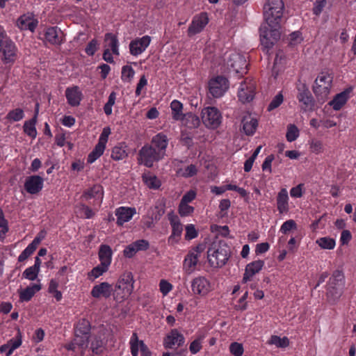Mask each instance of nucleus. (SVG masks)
I'll use <instances>...</instances> for the list:
<instances>
[{
    "mask_svg": "<svg viewBox=\"0 0 356 356\" xmlns=\"http://www.w3.org/2000/svg\"><path fill=\"white\" fill-rule=\"evenodd\" d=\"M39 104H36L35 115L32 119L29 121H26L24 124L23 128L24 131L31 138H34L36 137L37 131L35 129L36 119L38 114Z\"/></svg>",
    "mask_w": 356,
    "mask_h": 356,
    "instance_id": "27",
    "label": "nucleus"
},
{
    "mask_svg": "<svg viewBox=\"0 0 356 356\" xmlns=\"http://www.w3.org/2000/svg\"><path fill=\"white\" fill-rule=\"evenodd\" d=\"M43 179L39 175L28 177L24 183V188L30 194L38 193L43 187Z\"/></svg>",
    "mask_w": 356,
    "mask_h": 356,
    "instance_id": "11",
    "label": "nucleus"
},
{
    "mask_svg": "<svg viewBox=\"0 0 356 356\" xmlns=\"http://www.w3.org/2000/svg\"><path fill=\"white\" fill-rule=\"evenodd\" d=\"M102 186L99 185H95L89 190L84 192L83 197L88 199L95 197L99 193L102 194Z\"/></svg>",
    "mask_w": 356,
    "mask_h": 356,
    "instance_id": "45",
    "label": "nucleus"
},
{
    "mask_svg": "<svg viewBox=\"0 0 356 356\" xmlns=\"http://www.w3.org/2000/svg\"><path fill=\"white\" fill-rule=\"evenodd\" d=\"M38 20L33 19L31 15H24L21 16L17 22V26L22 30H29L33 32L38 25Z\"/></svg>",
    "mask_w": 356,
    "mask_h": 356,
    "instance_id": "25",
    "label": "nucleus"
},
{
    "mask_svg": "<svg viewBox=\"0 0 356 356\" xmlns=\"http://www.w3.org/2000/svg\"><path fill=\"white\" fill-rule=\"evenodd\" d=\"M105 42H108V46L111 47L113 53L115 55L119 54L118 40L117 36L113 33H108L105 35Z\"/></svg>",
    "mask_w": 356,
    "mask_h": 356,
    "instance_id": "35",
    "label": "nucleus"
},
{
    "mask_svg": "<svg viewBox=\"0 0 356 356\" xmlns=\"http://www.w3.org/2000/svg\"><path fill=\"white\" fill-rule=\"evenodd\" d=\"M38 270L34 268L33 266H31L26 268L23 273V277L29 280H35L38 275Z\"/></svg>",
    "mask_w": 356,
    "mask_h": 356,
    "instance_id": "53",
    "label": "nucleus"
},
{
    "mask_svg": "<svg viewBox=\"0 0 356 356\" xmlns=\"http://www.w3.org/2000/svg\"><path fill=\"white\" fill-rule=\"evenodd\" d=\"M208 22L209 18L206 13H202L198 17H195L191 24L188 27V35L192 36L200 33L207 24Z\"/></svg>",
    "mask_w": 356,
    "mask_h": 356,
    "instance_id": "12",
    "label": "nucleus"
},
{
    "mask_svg": "<svg viewBox=\"0 0 356 356\" xmlns=\"http://www.w3.org/2000/svg\"><path fill=\"white\" fill-rule=\"evenodd\" d=\"M168 220L172 226V234L169 237L168 241L174 240L176 237H179L181 234L183 227L177 216L175 215L172 211L168 214Z\"/></svg>",
    "mask_w": 356,
    "mask_h": 356,
    "instance_id": "21",
    "label": "nucleus"
},
{
    "mask_svg": "<svg viewBox=\"0 0 356 356\" xmlns=\"http://www.w3.org/2000/svg\"><path fill=\"white\" fill-rule=\"evenodd\" d=\"M230 248L223 241L213 242L207 251V259L211 266L222 267L229 259Z\"/></svg>",
    "mask_w": 356,
    "mask_h": 356,
    "instance_id": "2",
    "label": "nucleus"
},
{
    "mask_svg": "<svg viewBox=\"0 0 356 356\" xmlns=\"http://www.w3.org/2000/svg\"><path fill=\"white\" fill-rule=\"evenodd\" d=\"M184 343V337L177 329L172 330L164 339V346L166 348H172L175 345L181 346Z\"/></svg>",
    "mask_w": 356,
    "mask_h": 356,
    "instance_id": "15",
    "label": "nucleus"
},
{
    "mask_svg": "<svg viewBox=\"0 0 356 356\" xmlns=\"http://www.w3.org/2000/svg\"><path fill=\"white\" fill-rule=\"evenodd\" d=\"M8 343L10 344V348L6 353V356H10L14 350L17 348L22 344V337L20 332H18V336L16 339H10Z\"/></svg>",
    "mask_w": 356,
    "mask_h": 356,
    "instance_id": "47",
    "label": "nucleus"
},
{
    "mask_svg": "<svg viewBox=\"0 0 356 356\" xmlns=\"http://www.w3.org/2000/svg\"><path fill=\"white\" fill-rule=\"evenodd\" d=\"M229 81L227 78L219 76L209 82V91L213 97H221L228 89Z\"/></svg>",
    "mask_w": 356,
    "mask_h": 356,
    "instance_id": "10",
    "label": "nucleus"
},
{
    "mask_svg": "<svg viewBox=\"0 0 356 356\" xmlns=\"http://www.w3.org/2000/svg\"><path fill=\"white\" fill-rule=\"evenodd\" d=\"M136 252L137 250L133 243L127 246L123 251L124 256L127 258H131Z\"/></svg>",
    "mask_w": 356,
    "mask_h": 356,
    "instance_id": "62",
    "label": "nucleus"
},
{
    "mask_svg": "<svg viewBox=\"0 0 356 356\" xmlns=\"http://www.w3.org/2000/svg\"><path fill=\"white\" fill-rule=\"evenodd\" d=\"M344 286V277L341 271H334L332 277L326 286V298L327 302L331 305H334L343 294Z\"/></svg>",
    "mask_w": 356,
    "mask_h": 356,
    "instance_id": "4",
    "label": "nucleus"
},
{
    "mask_svg": "<svg viewBox=\"0 0 356 356\" xmlns=\"http://www.w3.org/2000/svg\"><path fill=\"white\" fill-rule=\"evenodd\" d=\"M65 96L68 104L72 106H77L80 104L82 93L78 86L67 88L65 90Z\"/></svg>",
    "mask_w": 356,
    "mask_h": 356,
    "instance_id": "23",
    "label": "nucleus"
},
{
    "mask_svg": "<svg viewBox=\"0 0 356 356\" xmlns=\"http://www.w3.org/2000/svg\"><path fill=\"white\" fill-rule=\"evenodd\" d=\"M327 0H316L312 9L313 13L316 16H319L325 6Z\"/></svg>",
    "mask_w": 356,
    "mask_h": 356,
    "instance_id": "54",
    "label": "nucleus"
},
{
    "mask_svg": "<svg viewBox=\"0 0 356 356\" xmlns=\"http://www.w3.org/2000/svg\"><path fill=\"white\" fill-rule=\"evenodd\" d=\"M232 59L234 63L231 64V67L236 73L241 74L246 73L247 63L245 58L241 55H234Z\"/></svg>",
    "mask_w": 356,
    "mask_h": 356,
    "instance_id": "29",
    "label": "nucleus"
},
{
    "mask_svg": "<svg viewBox=\"0 0 356 356\" xmlns=\"http://www.w3.org/2000/svg\"><path fill=\"white\" fill-rule=\"evenodd\" d=\"M135 74L133 68L129 65H124L122 69V79L130 82Z\"/></svg>",
    "mask_w": 356,
    "mask_h": 356,
    "instance_id": "44",
    "label": "nucleus"
},
{
    "mask_svg": "<svg viewBox=\"0 0 356 356\" xmlns=\"http://www.w3.org/2000/svg\"><path fill=\"white\" fill-rule=\"evenodd\" d=\"M137 252L142 251V250H146L149 247V243L147 240L145 239H140L138 240L135 242H133Z\"/></svg>",
    "mask_w": 356,
    "mask_h": 356,
    "instance_id": "59",
    "label": "nucleus"
},
{
    "mask_svg": "<svg viewBox=\"0 0 356 356\" xmlns=\"http://www.w3.org/2000/svg\"><path fill=\"white\" fill-rule=\"evenodd\" d=\"M316 243L319 245L321 249L332 250L335 247V240L330 237H321L316 241Z\"/></svg>",
    "mask_w": 356,
    "mask_h": 356,
    "instance_id": "36",
    "label": "nucleus"
},
{
    "mask_svg": "<svg viewBox=\"0 0 356 356\" xmlns=\"http://www.w3.org/2000/svg\"><path fill=\"white\" fill-rule=\"evenodd\" d=\"M136 213V209L131 207H120L115 211V216H117V224L122 225L124 222H128L134 214Z\"/></svg>",
    "mask_w": 356,
    "mask_h": 356,
    "instance_id": "20",
    "label": "nucleus"
},
{
    "mask_svg": "<svg viewBox=\"0 0 356 356\" xmlns=\"http://www.w3.org/2000/svg\"><path fill=\"white\" fill-rule=\"evenodd\" d=\"M302 88H298L299 93L298 99L302 104V108L305 111H313L316 108L317 103L305 84L302 85Z\"/></svg>",
    "mask_w": 356,
    "mask_h": 356,
    "instance_id": "9",
    "label": "nucleus"
},
{
    "mask_svg": "<svg viewBox=\"0 0 356 356\" xmlns=\"http://www.w3.org/2000/svg\"><path fill=\"white\" fill-rule=\"evenodd\" d=\"M139 156L141 163L148 168L152 167L154 162L159 161L163 158L156 149L153 148V146L149 145H145L140 149Z\"/></svg>",
    "mask_w": 356,
    "mask_h": 356,
    "instance_id": "8",
    "label": "nucleus"
},
{
    "mask_svg": "<svg viewBox=\"0 0 356 356\" xmlns=\"http://www.w3.org/2000/svg\"><path fill=\"white\" fill-rule=\"evenodd\" d=\"M270 344L275 345L278 348H285L289 346V340L286 337L280 338L277 335H273L268 342Z\"/></svg>",
    "mask_w": 356,
    "mask_h": 356,
    "instance_id": "41",
    "label": "nucleus"
},
{
    "mask_svg": "<svg viewBox=\"0 0 356 356\" xmlns=\"http://www.w3.org/2000/svg\"><path fill=\"white\" fill-rule=\"evenodd\" d=\"M0 51L3 53L4 62L9 63L15 60V46L6 36L4 38L2 46L0 47Z\"/></svg>",
    "mask_w": 356,
    "mask_h": 356,
    "instance_id": "16",
    "label": "nucleus"
},
{
    "mask_svg": "<svg viewBox=\"0 0 356 356\" xmlns=\"http://www.w3.org/2000/svg\"><path fill=\"white\" fill-rule=\"evenodd\" d=\"M142 177L149 188L158 189L161 186V181L156 176L143 175Z\"/></svg>",
    "mask_w": 356,
    "mask_h": 356,
    "instance_id": "39",
    "label": "nucleus"
},
{
    "mask_svg": "<svg viewBox=\"0 0 356 356\" xmlns=\"http://www.w3.org/2000/svg\"><path fill=\"white\" fill-rule=\"evenodd\" d=\"M333 76L327 72H321L314 81L313 92L320 106L328 99L332 87Z\"/></svg>",
    "mask_w": 356,
    "mask_h": 356,
    "instance_id": "3",
    "label": "nucleus"
},
{
    "mask_svg": "<svg viewBox=\"0 0 356 356\" xmlns=\"http://www.w3.org/2000/svg\"><path fill=\"white\" fill-rule=\"evenodd\" d=\"M281 25L276 22L267 23L265 21L259 28V38L262 49L266 54L271 49L281 37Z\"/></svg>",
    "mask_w": 356,
    "mask_h": 356,
    "instance_id": "1",
    "label": "nucleus"
},
{
    "mask_svg": "<svg viewBox=\"0 0 356 356\" xmlns=\"http://www.w3.org/2000/svg\"><path fill=\"white\" fill-rule=\"evenodd\" d=\"M277 209L280 213L286 212L288 210V192L286 188H282L279 192L277 197Z\"/></svg>",
    "mask_w": 356,
    "mask_h": 356,
    "instance_id": "33",
    "label": "nucleus"
},
{
    "mask_svg": "<svg viewBox=\"0 0 356 356\" xmlns=\"http://www.w3.org/2000/svg\"><path fill=\"white\" fill-rule=\"evenodd\" d=\"M194 208L188 204L179 203V213L181 216H187L193 213Z\"/></svg>",
    "mask_w": 356,
    "mask_h": 356,
    "instance_id": "56",
    "label": "nucleus"
},
{
    "mask_svg": "<svg viewBox=\"0 0 356 356\" xmlns=\"http://www.w3.org/2000/svg\"><path fill=\"white\" fill-rule=\"evenodd\" d=\"M202 348L200 339L194 340L190 345L189 349L193 354H196Z\"/></svg>",
    "mask_w": 356,
    "mask_h": 356,
    "instance_id": "63",
    "label": "nucleus"
},
{
    "mask_svg": "<svg viewBox=\"0 0 356 356\" xmlns=\"http://www.w3.org/2000/svg\"><path fill=\"white\" fill-rule=\"evenodd\" d=\"M112 291L113 288L110 284L102 282L93 286L91 291V296L95 298H99L101 296L108 298L111 296Z\"/></svg>",
    "mask_w": 356,
    "mask_h": 356,
    "instance_id": "19",
    "label": "nucleus"
},
{
    "mask_svg": "<svg viewBox=\"0 0 356 356\" xmlns=\"http://www.w3.org/2000/svg\"><path fill=\"white\" fill-rule=\"evenodd\" d=\"M198 261L197 254L194 252H189L184 259V268L188 273L193 270L194 267L196 266Z\"/></svg>",
    "mask_w": 356,
    "mask_h": 356,
    "instance_id": "34",
    "label": "nucleus"
},
{
    "mask_svg": "<svg viewBox=\"0 0 356 356\" xmlns=\"http://www.w3.org/2000/svg\"><path fill=\"white\" fill-rule=\"evenodd\" d=\"M284 2L282 0H268L264 6V20L267 23L282 22Z\"/></svg>",
    "mask_w": 356,
    "mask_h": 356,
    "instance_id": "5",
    "label": "nucleus"
},
{
    "mask_svg": "<svg viewBox=\"0 0 356 356\" xmlns=\"http://www.w3.org/2000/svg\"><path fill=\"white\" fill-rule=\"evenodd\" d=\"M131 352L132 356H138V338L136 333H134L131 341Z\"/></svg>",
    "mask_w": 356,
    "mask_h": 356,
    "instance_id": "57",
    "label": "nucleus"
},
{
    "mask_svg": "<svg viewBox=\"0 0 356 356\" xmlns=\"http://www.w3.org/2000/svg\"><path fill=\"white\" fill-rule=\"evenodd\" d=\"M170 108L172 109L173 118L176 120H179V119H181V116L184 115L182 113V104L177 100H173L170 104Z\"/></svg>",
    "mask_w": 356,
    "mask_h": 356,
    "instance_id": "38",
    "label": "nucleus"
},
{
    "mask_svg": "<svg viewBox=\"0 0 356 356\" xmlns=\"http://www.w3.org/2000/svg\"><path fill=\"white\" fill-rule=\"evenodd\" d=\"M108 266H104L102 263L93 268V269L89 273V275H92L95 278H97L102 275L104 273L106 272Z\"/></svg>",
    "mask_w": 356,
    "mask_h": 356,
    "instance_id": "51",
    "label": "nucleus"
},
{
    "mask_svg": "<svg viewBox=\"0 0 356 356\" xmlns=\"http://www.w3.org/2000/svg\"><path fill=\"white\" fill-rule=\"evenodd\" d=\"M353 91V87L350 86L343 91L337 94L333 99L329 102V105L332 106L334 111H339L347 102L350 92Z\"/></svg>",
    "mask_w": 356,
    "mask_h": 356,
    "instance_id": "13",
    "label": "nucleus"
},
{
    "mask_svg": "<svg viewBox=\"0 0 356 356\" xmlns=\"http://www.w3.org/2000/svg\"><path fill=\"white\" fill-rule=\"evenodd\" d=\"M305 191V184H299L296 187L291 188V197L296 198L301 197Z\"/></svg>",
    "mask_w": 356,
    "mask_h": 356,
    "instance_id": "55",
    "label": "nucleus"
},
{
    "mask_svg": "<svg viewBox=\"0 0 356 356\" xmlns=\"http://www.w3.org/2000/svg\"><path fill=\"white\" fill-rule=\"evenodd\" d=\"M303 38L300 31H297L291 33V46L300 44Z\"/></svg>",
    "mask_w": 356,
    "mask_h": 356,
    "instance_id": "60",
    "label": "nucleus"
},
{
    "mask_svg": "<svg viewBox=\"0 0 356 356\" xmlns=\"http://www.w3.org/2000/svg\"><path fill=\"white\" fill-rule=\"evenodd\" d=\"M229 350L234 356H241L243 353V347L241 343L233 342L230 344Z\"/></svg>",
    "mask_w": 356,
    "mask_h": 356,
    "instance_id": "50",
    "label": "nucleus"
},
{
    "mask_svg": "<svg viewBox=\"0 0 356 356\" xmlns=\"http://www.w3.org/2000/svg\"><path fill=\"white\" fill-rule=\"evenodd\" d=\"M150 37L148 35L133 40L129 44V49L131 54L137 56L140 54L148 47L150 42Z\"/></svg>",
    "mask_w": 356,
    "mask_h": 356,
    "instance_id": "14",
    "label": "nucleus"
},
{
    "mask_svg": "<svg viewBox=\"0 0 356 356\" xmlns=\"http://www.w3.org/2000/svg\"><path fill=\"white\" fill-rule=\"evenodd\" d=\"M202 120L207 127L215 129L221 123V114L215 107H207L202 111Z\"/></svg>",
    "mask_w": 356,
    "mask_h": 356,
    "instance_id": "7",
    "label": "nucleus"
},
{
    "mask_svg": "<svg viewBox=\"0 0 356 356\" xmlns=\"http://www.w3.org/2000/svg\"><path fill=\"white\" fill-rule=\"evenodd\" d=\"M264 262L262 260H257L248 264L245 269L243 282H247L248 280H250L251 277L259 273L264 266Z\"/></svg>",
    "mask_w": 356,
    "mask_h": 356,
    "instance_id": "22",
    "label": "nucleus"
},
{
    "mask_svg": "<svg viewBox=\"0 0 356 356\" xmlns=\"http://www.w3.org/2000/svg\"><path fill=\"white\" fill-rule=\"evenodd\" d=\"M283 95L281 92L278 93L271 101L268 106V111H270L277 108L283 102Z\"/></svg>",
    "mask_w": 356,
    "mask_h": 356,
    "instance_id": "52",
    "label": "nucleus"
},
{
    "mask_svg": "<svg viewBox=\"0 0 356 356\" xmlns=\"http://www.w3.org/2000/svg\"><path fill=\"white\" fill-rule=\"evenodd\" d=\"M243 129L248 136L253 135L258 126V122L256 119L250 117H245L242 120Z\"/></svg>",
    "mask_w": 356,
    "mask_h": 356,
    "instance_id": "32",
    "label": "nucleus"
},
{
    "mask_svg": "<svg viewBox=\"0 0 356 356\" xmlns=\"http://www.w3.org/2000/svg\"><path fill=\"white\" fill-rule=\"evenodd\" d=\"M165 213V207L163 205H156L154 207V209L152 210V220L158 221L160 220L161 217Z\"/></svg>",
    "mask_w": 356,
    "mask_h": 356,
    "instance_id": "48",
    "label": "nucleus"
},
{
    "mask_svg": "<svg viewBox=\"0 0 356 356\" xmlns=\"http://www.w3.org/2000/svg\"><path fill=\"white\" fill-rule=\"evenodd\" d=\"M112 250L109 245H102L99 250V258L104 266H109L111 262Z\"/></svg>",
    "mask_w": 356,
    "mask_h": 356,
    "instance_id": "30",
    "label": "nucleus"
},
{
    "mask_svg": "<svg viewBox=\"0 0 356 356\" xmlns=\"http://www.w3.org/2000/svg\"><path fill=\"white\" fill-rule=\"evenodd\" d=\"M179 120L189 129L196 128L200 124V118L191 112L184 114Z\"/></svg>",
    "mask_w": 356,
    "mask_h": 356,
    "instance_id": "31",
    "label": "nucleus"
},
{
    "mask_svg": "<svg viewBox=\"0 0 356 356\" xmlns=\"http://www.w3.org/2000/svg\"><path fill=\"white\" fill-rule=\"evenodd\" d=\"M97 40H92L86 47V53L89 56H93L97 49Z\"/></svg>",
    "mask_w": 356,
    "mask_h": 356,
    "instance_id": "61",
    "label": "nucleus"
},
{
    "mask_svg": "<svg viewBox=\"0 0 356 356\" xmlns=\"http://www.w3.org/2000/svg\"><path fill=\"white\" fill-rule=\"evenodd\" d=\"M41 289V284H33L19 291V300L21 302L29 301L35 293Z\"/></svg>",
    "mask_w": 356,
    "mask_h": 356,
    "instance_id": "28",
    "label": "nucleus"
},
{
    "mask_svg": "<svg viewBox=\"0 0 356 356\" xmlns=\"http://www.w3.org/2000/svg\"><path fill=\"white\" fill-rule=\"evenodd\" d=\"M124 147L115 146L112 149L111 158L115 161L122 160L127 156Z\"/></svg>",
    "mask_w": 356,
    "mask_h": 356,
    "instance_id": "43",
    "label": "nucleus"
},
{
    "mask_svg": "<svg viewBox=\"0 0 356 356\" xmlns=\"http://www.w3.org/2000/svg\"><path fill=\"white\" fill-rule=\"evenodd\" d=\"M134 277L131 272L124 273L115 284L114 299L120 300L128 298L134 290Z\"/></svg>",
    "mask_w": 356,
    "mask_h": 356,
    "instance_id": "6",
    "label": "nucleus"
},
{
    "mask_svg": "<svg viewBox=\"0 0 356 356\" xmlns=\"http://www.w3.org/2000/svg\"><path fill=\"white\" fill-rule=\"evenodd\" d=\"M63 32L56 26L49 27L44 33V40L52 44H59L62 41Z\"/></svg>",
    "mask_w": 356,
    "mask_h": 356,
    "instance_id": "24",
    "label": "nucleus"
},
{
    "mask_svg": "<svg viewBox=\"0 0 356 356\" xmlns=\"http://www.w3.org/2000/svg\"><path fill=\"white\" fill-rule=\"evenodd\" d=\"M191 287L195 294L204 296L209 291V282L203 277H196L193 280Z\"/></svg>",
    "mask_w": 356,
    "mask_h": 356,
    "instance_id": "18",
    "label": "nucleus"
},
{
    "mask_svg": "<svg viewBox=\"0 0 356 356\" xmlns=\"http://www.w3.org/2000/svg\"><path fill=\"white\" fill-rule=\"evenodd\" d=\"M74 343L76 344V346H78L79 347L81 348L82 349L86 348L88 346V335H83V334H75V337L73 339Z\"/></svg>",
    "mask_w": 356,
    "mask_h": 356,
    "instance_id": "46",
    "label": "nucleus"
},
{
    "mask_svg": "<svg viewBox=\"0 0 356 356\" xmlns=\"http://www.w3.org/2000/svg\"><path fill=\"white\" fill-rule=\"evenodd\" d=\"M90 349L95 355H99L104 350V342L101 337H95L90 344Z\"/></svg>",
    "mask_w": 356,
    "mask_h": 356,
    "instance_id": "40",
    "label": "nucleus"
},
{
    "mask_svg": "<svg viewBox=\"0 0 356 356\" xmlns=\"http://www.w3.org/2000/svg\"><path fill=\"white\" fill-rule=\"evenodd\" d=\"M24 111L18 108L9 111L6 119L10 122H18L24 118Z\"/></svg>",
    "mask_w": 356,
    "mask_h": 356,
    "instance_id": "42",
    "label": "nucleus"
},
{
    "mask_svg": "<svg viewBox=\"0 0 356 356\" xmlns=\"http://www.w3.org/2000/svg\"><path fill=\"white\" fill-rule=\"evenodd\" d=\"M352 238L351 233L349 230L343 229L341 234L340 241L342 245H346Z\"/></svg>",
    "mask_w": 356,
    "mask_h": 356,
    "instance_id": "64",
    "label": "nucleus"
},
{
    "mask_svg": "<svg viewBox=\"0 0 356 356\" xmlns=\"http://www.w3.org/2000/svg\"><path fill=\"white\" fill-rule=\"evenodd\" d=\"M238 99L242 103L250 102L254 97V92L252 84L246 86L245 83H241V88L238 92Z\"/></svg>",
    "mask_w": 356,
    "mask_h": 356,
    "instance_id": "26",
    "label": "nucleus"
},
{
    "mask_svg": "<svg viewBox=\"0 0 356 356\" xmlns=\"http://www.w3.org/2000/svg\"><path fill=\"white\" fill-rule=\"evenodd\" d=\"M168 144V137L165 134L159 133L152 138L149 145L153 146V148L164 157Z\"/></svg>",
    "mask_w": 356,
    "mask_h": 356,
    "instance_id": "17",
    "label": "nucleus"
},
{
    "mask_svg": "<svg viewBox=\"0 0 356 356\" xmlns=\"http://www.w3.org/2000/svg\"><path fill=\"white\" fill-rule=\"evenodd\" d=\"M90 330V324L89 321L86 319H82L79 322L75 328V334L76 335H88Z\"/></svg>",
    "mask_w": 356,
    "mask_h": 356,
    "instance_id": "37",
    "label": "nucleus"
},
{
    "mask_svg": "<svg viewBox=\"0 0 356 356\" xmlns=\"http://www.w3.org/2000/svg\"><path fill=\"white\" fill-rule=\"evenodd\" d=\"M36 249L29 244L19 254L18 257V261L22 262L25 261L29 257H30Z\"/></svg>",
    "mask_w": 356,
    "mask_h": 356,
    "instance_id": "49",
    "label": "nucleus"
},
{
    "mask_svg": "<svg viewBox=\"0 0 356 356\" xmlns=\"http://www.w3.org/2000/svg\"><path fill=\"white\" fill-rule=\"evenodd\" d=\"M197 232L196 231L193 225H188L186 227L185 238L186 240H191L197 237Z\"/></svg>",
    "mask_w": 356,
    "mask_h": 356,
    "instance_id": "58",
    "label": "nucleus"
}]
</instances>
